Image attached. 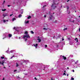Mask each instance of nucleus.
<instances>
[{
	"mask_svg": "<svg viewBox=\"0 0 80 80\" xmlns=\"http://www.w3.org/2000/svg\"><path fill=\"white\" fill-rule=\"evenodd\" d=\"M5 80V78H3L2 80Z\"/></svg>",
	"mask_w": 80,
	"mask_h": 80,
	"instance_id": "nucleus-50",
	"label": "nucleus"
},
{
	"mask_svg": "<svg viewBox=\"0 0 80 80\" xmlns=\"http://www.w3.org/2000/svg\"><path fill=\"white\" fill-rule=\"evenodd\" d=\"M67 76H68V74H67Z\"/></svg>",
	"mask_w": 80,
	"mask_h": 80,
	"instance_id": "nucleus-58",
	"label": "nucleus"
},
{
	"mask_svg": "<svg viewBox=\"0 0 80 80\" xmlns=\"http://www.w3.org/2000/svg\"><path fill=\"white\" fill-rule=\"evenodd\" d=\"M8 14L7 13H5L3 15V16H4V17H6V16H8Z\"/></svg>",
	"mask_w": 80,
	"mask_h": 80,
	"instance_id": "nucleus-6",
	"label": "nucleus"
},
{
	"mask_svg": "<svg viewBox=\"0 0 80 80\" xmlns=\"http://www.w3.org/2000/svg\"><path fill=\"white\" fill-rule=\"evenodd\" d=\"M74 80V78H71V80Z\"/></svg>",
	"mask_w": 80,
	"mask_h": 80,
	"instance_id": "nucleus-36",
	"label": "nucleus"
},
{
	"mask_svg": "<svg viewBox=\"0 0 80 80\" xmlns=\"http://www.w3.org/2000/svg\"><path fill=\"white\" fill-rule=\"evenodd\" d=\"M34 79H35V80H37V78H36V77H35V78H34Z\"/></svg>",
	"mask_w": 80,
	"mask_h": 80,
	"instance_id": "nucleus-38",
	"label": "nucleus"
},
{
	"mask_svg": "<svg viewBox=\"0 0 80 80\" xmlns=\"http://www.w3.org/2000/svg\"><path fill=\"white\" fill-rule=\"evenodd\" d=\"M63 30L64 32H66V31L67 30V28L66 27H64Z\"/></svg>",
	"mask_w": 80,
	"mask_h": 80,
	"instance_id": "nucleus-9",
	"label": "nucleus"
},
{
	"mask_svg": "<svg viewBox=\"0 0 80 80\" xmlns=\"http://www.w3.org/2000/svg\"><path fill=\"white\" fill-rule=\"evenodd\" d=\"M44 18H46V17H47V15H45L44 16Z\"/></svg>",
	"mask_w": 80,
	"mask_h": 80,
	"instance_id": "nucleus-33",
	"label": "nucleus"
},
{
	"mask_svg": "<svg viewBox=\"0 0 80 80\" xmlns=\"http://www.w3.org/2000/svg\"><path fill=\"white\" fill-rule=\"evenodd\" d=\"M55 36H54L53 37V38H55Z\"/></svg>",
	"mask_w": 80,
	"mask_h": 80,
	"instance_id": "nucleus-64",
	"label": "nucleus"
},
{
	"mask_svg": "<svg viewBox=\"0 0 80 80\" xmlns=\"http://www.w3.org/2000/svg\"><path fill=\"white\" fill-rule=\"evenodd\" d=\"M71 62H74V60L72 59L71 60Z\"/></svg>",
	"mask_w": 80,
	"mask_h": 80,
	"instance_id": "nucleus-37",
	"label": "nucleus"
},
{
	"mask_svg": "<svg viewBox=\"0 0 80 80\" xmlns=\"http://www.w3.org/2000/svg\"><path fill=\"white\" fill-rule=\"evenodd\" d=\"M14 56H15L13 55L12 57H14Z\"/></svg>",
	"mask_w": 80,
	"mask_h": 80,
	"instance_id": "nucleus-56",
	"label": "nucleus"
},
{
	"mask_svg": "<svg viewBox=\"0 0 80 80\" xmlns=\"http://www.w3.org/2000/svg\"><path fill=\"white\" fill-rule=\"evenodd\" d=\"M43 29V30H48V28H44Z\"/></svg>",
	"mask_w": 80,
	"mask_h": 80,
	"instance_id": "nucleus-26",
	"label": "nucleus"
},
{
	"mask_svg": "<svg viewBox=\"0 0 80 80\" xmlns=\"http://www.w3.org/2000/svg\"><path fill=\"white\" fill-rule=\"evenodd\" d=\"M38 38L37 39V40L38 41V42H41V39L40 38H39V37H38Z\"/></svg>",
	"mask_w": 80,
	"mask_h": 80,
	"instance_id": "nucleus-8",
	"label": "nucleus"
},
{
	"mask_svg": "<svg viewBox=\"0 0 80 80\" xmlns=\"http://www.w3.org/2000/svg\"><path fill=\"white\" fill-rule=\"evenodd\" d=\"M77 66L78 67H80V64H78L77 65Z\"/></svg>",
	"mask_w": 80,
	"mask_h": 80,
	"instance_id": "nucleus-29",
	"label": "nucleus"
},
{
	"mask_svg": "<svg viewBox=\"0 0 80 80\" xmlns=\"http://www.w3.org/2000/svg\"><path fill=\"white\" fill-rule=\"evenodd\" d=\"M72 72H75V71L74 70H72Z\"/></svg>",
	"mask_w": 80,
	"mask_h": 80,
	"instance_id": "nucleus-47",
	"label": "nucleus"
},
{
	"mask_svg": "<svg viewBox=\"0 0 80 80\" xmlns=\"http://www.w3.org/2000/svg\"><path fill=\"white\" fill-rule=\"evenodd\" d=\"M6 10L5 9H2V12H5V11Z\"/></svg>",
	"mask_w": 80,
	"mask_h": 80,
	"instance_id": "nucleus-19",
	"label": "nucleus"
},
{
	"mask_svg": "<svg viewBox=\"0 0 80 80\" xmlns=\"http://www.w3.org/2000/svg\"><path fill=\"white\" fill-rule=\"evenodd\" d=\"M67 9H68V8H69V7L68 6H67Z\"/></svg>",
	"mask_w": 80,
	"mask_h": 80,
	"instance_id": "nucleus-40",
	"label": "nucleus"
},
{
	"mask_svg": "<svg viewBox=\"0 0 80 80\" xmlns=\"http://www.w3.org/2000/svg\"><path fill=\"white\" fill-rule=\"evenodd\" d=\"M16 30L17 31H18V33L19 34V30H20V28L18 27L16 29Z\"/></svg>",
	"mask_w": 80,
	"mask_h": 80,
	"instance_id": "nucleus-5",
	"label": "nucleus"
},
{
	"mask_svg": "<svg viewBox=\"0 0 80 80\" xmlns=\"http://www.w3.org/2000/svg\"><path fill=\"white\" fill-rule=\"evenodd\" d=\"M33 47H35L36 48H37V47H38V44H33Z\"/></svg>",
	"mask_w": 80,
	"mask_h": 80,
	"instance_id": "nucleus-7",
	"label": "nucleus"
},
{
	"mask_svg": "<svg viewBox=\"0 0 80 80\" xmlns=\"http://www.w3.org/2000/svg\"><path fill=\"white\" fill-rule=\"evenodd\" d=\"M69 44H70V45H72V44H73V43H72V42H70L69 43Z\"/></svg>",
	"mask_w": 80,
	"mask_h": 80,
	"instance_id": "nucleus-22",
	"label": "nucleus"
},
{
	"mask_svg": "<svg viewBox=\"0 0 80 80\" xmlns=\"http://www.w3.org/2000/svg\"><path fill=\"white\" fill-rule=\"evenodd\" d=\"M63 56L62 55H61L60 56V58H63Z\"/></svg>",
	"mask_w": 80,
	"mask_h": 80,
	"instance_id": "nucleus-30",
	"label": "nucleus"
},
{
	"mask_svg": "<svg viewBox=\"0 0 80 80\" xmlns=\"http://www.w3.org/2000/svg\"><path fill=\"white\" fill-rule=\"evenodd\" d=\"M12 15H13V14H10V17H12Z\"/></svg>",
	"mask_w": 80,
	"mask_h": 80,
	"instance_id": "nucleus-44",
	"label": "nucleus"
},
{
	"mask_svg": "<svg viewBox=\"0 0 80 80\" xmlns=\"http://www.w3.org/2000/svg\"><path fill=\"white\" fill-rule=\"evenodd\" d=\"M67 68V69H69V68L68 67V68Z\"/></svg>",
	"mask_w": 80,
	"mask_h": 80,
	"instance_id": "nucleus-60",
	"label": "nucleus"
},
{
	"mask_svg": "<svg viewBox=\"0 0 80 80\" xmlns=\"http://www.w3.org/2000/svg\"><path fill=\"white\" fill-rule=\"evenodd\" d=\"M4 63V62L3 61H0V64H1L3 66H4V64H3Z\"/></svg>",
	"mask_w": 80,
	"mask_h": 80,
	"instance_id": "nucleus-10",
	"label": "nucleus"
},
{
	"mask_svg": "<svg viewBox=\"0 0 80 80\" xmlns=\"http://www.w3.org/2000/svg\"><path fill=\"white\" fill-rule=\"evenodd\" d=\"M28 61H26L24 60H22V61L23 62H28Z\"/></svg>",
	"mask_w": 80,
	"mask_h": 80,
	"instance_id": "nucleus-17",
	"label": "nucleus"
},
{
	"mask_svg": "<svg viewBox=\"0 0 80 80\" xmlns=\"http://www.w3.org/2000/svg\"><path fill=\"white\" fill-rule=\"evenodd\" d=\"M75 40V41H76V42H78V39L77 38H76Z\"/></svg>",
	"mask_w": 80,
	"mask_h": 80,
	"instance_id": "nucleus-20",
	"label": "nucleus"
},
{
	"mask_svg": "<svg viewBox=\"0 0 80 80\" xmlns=\"http://www.w3.org/2000/svg\"><path fill=\"white\" fill-rule=\"evenodd\" d=\"M30 18H31V16H28V19H30Z\"/></svg>",
	"mask_w": 80,
	"mask_h": 80,
	"instance_id": "nucleus-24",
	"label": "nucleus"
},
{
	"mask_svg": "<svg viewBox=\"0 0 80 80\" xmlns=\"http://www.w3.org/2000/svg\"><path fill=\"white\" fill-rule=\"evenodd\" d=\"M19 39H20V38H20V37H19Z\"/></svg>",
	"mask_w": 80,
	"mask_h": 80,
	"instance_id": "nucleus-53",
	"label": "nucleus"
},
{
	"mask_svg": "<svg viewBox=\"0 0 80 80\" xmlns=\"http://www.w3.org/2000/svg\"><path fill=\"white\" fill-rule=\"evenodd\" d=\"M55 13L53 12L52 13H51L50 12L48 13L49 18H48V21L51 20L52 18H53V14H54Z\"/></svg>",
	"mask_w": 80,
	"mask_h": 80,
	"instance_id": "nucleus-3",
	"label": "nucleus"
},
{
	"mask_svg": "<svg viewBox=\"0 0 80 80\" xmlns=\"http://www.w3.org/2000/svg\"><path fill=\"white\" fill-rule=\"evenodd\" d=\"M12 58H13V57L12 56V57H11V58L12 59Z\"/></svg>",
	"mask_w": 80,
	"mask_h": 80,
	"instance_id": "nucleus-61",
	"label": "nucleus"
},
{
	"mask_svg": "<svg viewBox=\"0 0 80 80\" xmlns=\"http://www.w3.org/2000/svg\"><path fill=\"white\" fill-rule=\"evenodd\" d=\"M40 69H41V70H44L45 69V66H43V68H40Z\"/></svg>",
	"mask_w": 80,
	"mask_h": 80,
	"instance_id": "nucleus-14",
	"label": "nucleus"
},
{
	"mask_svg": "<svg viewBox=\"0 0 80 80\" xmlns=\"http://www.w3.org/2000/svg\"><path fill=\"white\" fill-rule=\"evenodd\" d=\"M8 38H10L12 36V34H8Z\"/></svg>",
	"mask_w": 80,
	"mask_h": 80,
	"instance_id": "nucleus-11",
	"label": "nucleus"
},
{
	"mask_svg": "<svg viewBox=\"0 0 80 80\" xmlns=\"http://www.w3.org/2000/svg\"><path fill=\"white\" fill-rule=\"evenodd\" d=\"M17 69H16V70H14V72H17Z\"/></svg>",
	"mask_w": 80,
	"mask_h": 80,
	"instance_id": "nucleus-45",
	"label": "nucleus"
},
{
	"mask_svg": "<svg viewBox=\"0 0 80 80\" xmlns=\"http://www.w3.org/2000/svg\"><path fill=\"white\" fill-rule=\"evenodd\" d=\"M31 33H32V34H33V33H34V32H33V31H31Z\"/></svg>",
	"mask_w": 80,
	"mask_h": 80,
	"instance_id": "nucleus-27",
	"label": "nucleus"
},
{
	"mask_svg": "<svg viewBox=\"0 0 80 80\" xmlns=\"http://www.w3.org/2000/svg\"><path fill=\"white\" fill-rule=\"evenodd\" d=\"M1 57V59H3L4 58V57Z\"/></svg>",
	"mask_w": 80,
	"mask_h": 80,
	"instance_id": "nucleus-32",
	"label": "nucleus"
},
{
	"mask_svg": "<svg viewBox=\"0 0 80 80\" xmlns=\"http://www.w3.org/2000/svg\"><path fill=\"white\" fill-rule=\"evenodd\" d=\"M71 22H73V23H74V22L75 21H74V20H73L72 21H71Z\"/></svg>",
	"mask_w": 80,
	"mask_h": 80,
	"instance_id": "nucleus-48",
	"label": "nucleus"
},
{
	"mask_svg": "<svg viewBox=\"0 0 80 80\" xmlns=\"http://www.w3.org/2000/svg\"><path fill=\"white\" fill-rule=\"evenodd\" d=\"M64 72H66V71L65 70V71H64Z\"/></svg>",
	"mask_w": 80,
	"mask_h": 80,
	"instance_id": "nucleus-62",
	"label": "nucleus"
},
{
	"mask_svg": "<svg viewBox=\"0 0 80 80\" xmlns=\"http://www.w3.org/2000/svg\"><path fill=\"white\" fill-rule=\"evenodd\" d=\"M51 80H54V79H53V78H51Z\"/></svg>",
	"mask_w": 80,
	"mask_h": 80,
	"instance_id": "nucleus-51",
	"label": "nucleus"
},
{
	"mask_svg": "<svg viewBox=\"0 0 80 80\" xmlns=\"http://www.w3.org/2000/svg\"><path fill=\"white\" fill-rule=\"evenodd\" d=\"M8 34L7 33H5L3 34V36L4 38H2V39H5V38H7L8 37Z\"/></svg>",
	"mask_w": 80,
	"mask_h": 80,
	"instance_id": "nucleus-4",
	"label": "nucleus"
},
{
	"mask_svg": "<svg viewBox=\"0 0 80 80\" xmlns=\"http://www.w3.org/2000/svg\"><path fill=\"white\" fill-rule=\"evenodd\" d=\"M58 4V2H57V0H55V1H53V3L52 4V5L51 6V8L52 9L51 10H52V9H54L57 8V5Z\"/></svg>",
	"mask_w": 80,
	"mask_h": 80,
	"instance_id": "nucleus-1",
	"label": "nucleus"
},
{
	"mask_svg": "<svg viewBox=\"0 0 80 80\" xmlns=\"http://www.w3.org/2000/svg\"><path fill=\"white\" fill-rule=\"evenodd\" d=\"M46 7V5L43 6V8H44V7Z\"/></svg>",
	"mask_w": 80,
	"mask_h": 80,
	"instance_id": "nucleus-46",
	"label": "nucleus"
},
{
	"mask_svg": "<svg viewBox=\"0 0 80 80\" xmlns=\"http://www.w3.org/2000/svg\"><path fill=\"white\" fill-rule=\"evenodd\" d=\"M70 38H68V40H70Z\"/></svg>",
	"mask_w": 80,
	"mask_h": 80,
	"instance_id": "nucleus-57",
	"label": "nucleus"
},
{
	"mask_svg": "<svg viewBox=\"0 0 80 80\" xmlns=\"http://www.w3.org/2000/svg\"><path fill=\"white\" fill-rule=\"evenodd\" d=\"M3 68H5V67H3Z\"/></svg>",
	"mask_w": 80,
	"mask_h": 80,
	"instance_id": "nucleus-63",
	"label": "nucleus"
},
{
	"mask_svg": "<svg viewBox=\"0 0 80 80\" xmlns=\"http://www.w3.org/2000/svg\"><path fill=\"white\" fill-rule=\"evenodd\" d=\"M16 67H19V64H18L17 63H16Z\"/></svg>",
	"mask_w": 80,
	"mask_h": 80,
	"instance_id": "nucleus-16",
	"label": "nucleus"
},
{
	"mask_svg": "<svg viewBox=\"0 0 80 80\" xmlns=\"http://www.w3.org/2000/svg\"><path fill=\"white\" fill-rule=\"evenodd\" d=\"M79 31L80 32V28H79Z\"/></svg>",
	"mask_w": 80,
	"mask_h": 80,
	"instance_id": "nucleus-59",
	"label": "nucleus"
},
{
	"mask_svg": "<svg viewBox=\"0 0 80 80\" xmlns=\"http://www.w3.org/2000/svg\"><path fill=\"white\" fill-rule=\"evenodd\" d=\"M76 68H78V66H76Z\"/></svg>",
	"mask_w": 80,
	"mask_h": 80,
	"instance_id": "nucleus-55",
	"label": "nucleus"
},
{
	"mask_svg": "<svg viewBox=\"0 0 80 80\" xmlns=\"http://www.w3.org/2000/svg\"><path fill=\"white\" fill-rule=\"evenodd\" d=\"M16 20V19H15V18H12V21H13H13H14V20Z\"/></svg>",
	"mask_w": 80,
	"mask_h": 80,
	"instance_id": "nucleus-25",
	"label": "nucleus"
},
{
	"mask_svg": "<svg viewBox=\"0 0 80 80\" xmlns=\"http://www.w3.org/2000/svg\"><path fill=\"white\" fill-rule=\"evenodd\" d=\"M45 47H47V45H45Z\"/></svg>",
	"mask_w": 80,
	"mask_h": 80,
	"instance_id": "nucleus-41",
	"label": "nucleus"
},
{
	"mask_svg": "<svg viewBox=\"0 0 80 80\" xmlns=\"http://www.w3.org/2000/svg\"><path fill=\"white\" fill-rule=\"evenodd\" d=\"M78 63V60L77 61L75 62V64H77Z\"/></svg>",
	"mask_w": 80,
	"mask_h": 80,
	"instance_id": "nucleus-21",
	"label": "nucleus"
},
{
	"mask_svg": "<svg viewBox=\"0 0 80 80\" xmlns=\"http://www.w3.org/2000/svg\"><path fill=\"white\" fill-rule=\"evenodd\" d=\"M20 65H23V63L22 62H20Z\"/></svg>",
	"mask_w": 80,
	"mask_h": 80,
	"instance_id": "nucleus-39",
	"label": "nucleus"
},
{
	"mask_svg": "<svg viewBox=\"0 0 80 80\" xmlns=\"http://www.w3.org/2000/svg\"><path fill=\"white\" fill-rule=\"evenodd\" d=\"M22 17V15L21 14L19 15L18 16L19 18H20V17Z\"/></svg>",
	"mask_w": 80,
	"mask_h": 80,
	"instance_id": "nucleus-23",
	"label": "nucleus"
},
{
	"mask_svg": "<svg viewBox=\"0 0 80 80\" xmlns=\"http://www.w3.org/2000/svg\"><path fill=\"white\" fill-rule=\"evenodd\" d=\"M63 58L64 60H66V59H67V58H66V57H65L64 56H63Z\"/></svg>",
	"mask_w": 80,
	"mask_h": 80,
	"instance_id": "nucleus-15",
	"label": "nucleus"
},
{
	"mask_svg": "<svg viewBox=\"0 0 80 80\" xmlns=\"http://www.w3.org/2000/svg\"><path fill=\"white\" fill-rule=\"evenodd\" d=\"M15 52V50H12L11 51H10V53H14V52Z\"/></svg>",
	"mask_w": 80,
	"mask_h": 80,
	"instance_id": "nucleus-12",
	"label": "nucleus"
},
{
	"mask_svg": "<svg viewBox=\"0 0 80 80\" xmlns=\"http://www.w3.org/2000/svg\"><path fill=\"white\" fill-rule=\"evenodd\" d=\"M29 22V21H28L27 22H26V23L27 24V23H28V22Z\"/></svg>",
	"mask_w": 80,
	"mask_h": 80,
	"instance_id": "nucleus-28",
	"label": "nucleus"
},
{
	"mask_svg": "<svg viewBox=\"0 0 80 80\" xmlns=\"http://www.w3.org/2000/svg\"><path fill=\"white\" fill-rule=\"evenodd\" d=\"M8 20H7L4 19L3 20V21L4 23H5V22H8Z\"/></svg>",
	"mask_w": 80,
	"mask_h": 80,
	"instance_id": "nucleus-13",
	"label": "nucleus"
},
{
	"mask_svg": "<svg viewBox=\"0 0 80 80\" xmlns=\"http://www.w3.org/2000/svg\"><path fill=\"white\" fill-rule=\"evenodd\" d=\"M13 29H15V27L13 28Z\"/></svg>",
	"mask_w": 80,
	"mask_h": 80,
	"instance_id": "nucleus-54",
	"label": "nucleus"
},
{
	"mask_svg": "<svg viewBox=\"0 0 80 80\" xmlns=\"http://www.w3.org/2000/svg\"><path fill=\"white\" fill-rule=\"evenodd\" d=\"M25 35L23 36L22 38L25 40V41H27L28 40V38H30V35L28 34V32L26 31L25 32Z\"/></svg>",
	"mask_w": 80,
	"mask_h": 80,
	"instance_id": "nucleus-2",
	"label": "nucleus"
},
{
	"mask_svg": "<svg viewBox=\"0 0 80 80\" xmlns=\"http://www.w3.org/2000/svg\"><path fill=\"white\" fill-rule=\"evenodd\" d=\"M6 52L7 53H10V52H9V50H7Z\"/></svg>",
	"mask_w": 80,
	"mask_h": 80,
	"instance_id": "nucleus-18",
	"label": "nucleus"
},
{
	"mask_svg": "<svg viewBox=\"0 0 80 80\" xmlns=\"http://www.w3.org/2000/svg\"><path fill=\"white\" fill-rule=\"evenodd\" d=\"M69 57H73V55H71Z\"/></svg>",
	"mask_w": 80,
	"mask_h": 80,
	"instance_id": "nucleus-35",
	"label": "nucleus"
},
{
	"mask_svg": "<svg viewBox=\"0 0 80 80\" xmlns=\"http://www.w3.org/2000/svg\"><path fill=\"white\" fill-rule=\"evenodd\" d=\"M41 5H44V3H41Z\"/></svg>",
	"mask_w": 80,
	"mask_h": 80,
	"instance_id": "nucleus-34",
	"label": "nucleus"
},
{
	"mask_svg": "<svg viewBox=\"0 0 80 80\" xmlns=\"http://www.w3.org/2000/svg\"><path fill=\"white\" fill-rule=\"evenodd\" d=\"M62 41L64 40V38H62Z\"/></svg>",
	"mask_w": 80,
	"mask_h": 80,
	"instance_id": "nucleus-42",
	"label": "nucleus"
},
{
	"mask_svg": "<svg viewBox=\"0 0 80 80\" xmlns=\"http://www.w3.org/2000/svg\"><path fill=\"white\" fill-rule=\"evenodd\" d=\"M63 75H67L66 74V73L65 72H64L63 74Z\"/></svg>",
	"mask_w": 80,
	"mask_h": 80,
	"instance_id": "nucleus-31",
	"label": "nucleus"
},
{
	"mask_svg": "<svg viewBox=\"0 0 80 80\" xmlns=\"http://www.w3.org/2000/svg\"><path fill=\"white\" fill-rule=\"evenodd\" d=\"M69 1H70V0H68L67 2H69Z\"/></svg>",
	"mask_w": 80,
	"mask_h": 80,
	"instance_id": "nucleus-49",
	"label": "nucleus"
},
{
	"mask_svg": "<svg viewBox=\"0 0 80 80\" xmlns=\"http://www.w3.org/2000/svg\"><path fill=\"white\" fill-rule=\"evenodd\" d=\"M8 7H10V5H8Z\"/></svg>",
	"mask_w": 80,
	"mask_h": 80,
	"instance_id": "nucleus-52",
	"label": "nucleus"
},
{
	"mask_svg": "<svg viewBox=\"0 0 80 80\" xmlns=\"http://www.w3.org/2000/svg\"><path fill=\"white\" fill-rule=\"evenodd\" d=\"M5 3V1H4V2H3V3Z\"/></svg>",
	"mask_w": 80,
	"mask_h": 80,
	"instance_id": "nucleus-43",
	"label": "nucleus"
}]
</instances>
